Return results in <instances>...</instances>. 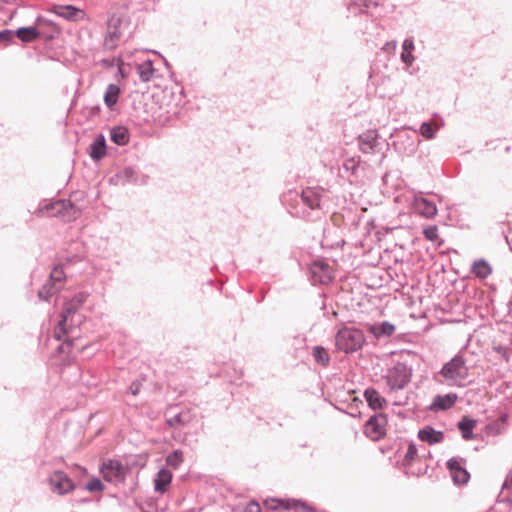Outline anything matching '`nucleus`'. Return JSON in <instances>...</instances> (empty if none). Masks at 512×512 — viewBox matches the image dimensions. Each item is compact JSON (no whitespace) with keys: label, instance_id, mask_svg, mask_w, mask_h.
<instances>
[{"label":"nucleus","instance_id":"f257e3e1","mask_svg":"<svg viewBox=\"0 0 512 512\" xmlns=\"http://www.w3.org/2000/svg\"><path fill=\"white\" fill-rule=\"evenodd\" d=\"M468 375L469 368L466 364V359L462 354L458 353L434 375V380L449 387H463Z\"/></svg>","mask_w":512,"mask_h":512},{"label":"nucleus","instance_id":"f03ea898","mask_svg":"<svg viewBox=\"0 0 512 512\" xmlns=\"http://www.w3.org/2000/svg\"><path fill=\"white\" fill-rule=\"evenodd\" d=\"M87 297L88 293L81 291L65 302L61 313V320L54 331L56 340H60L62 338L59 332L67 334L68 327H71L74 323H80V317L78 316V319L76 320L75 317L77 316L76 314L79 308L86 302Z\"/></svg>","mask_w":512,"mask_h":512},{"label":"nucleus","instance_id":"7ed1b4c3","mask_svg":"<svg viewBox=\"0 0 512 512\" xmlns=\"http://www.w3.org/2000/svg\"><path fill=\"white\" fill-rule=\"evenodd\" d=\"M38 217H61L65 221L77 219L79 210L70 200H58L52 203L40 205L34 212Z\"/></svg>","mask_w":512,"mask_h":512},{"label":"nucleus","instance_id":"20e7f679","mask_svg":"<svg viewBox=\"0 0 512 512\" xmlns=\"http://www.w3.org/2000/svg\"><path fill=\"white\" fill-rule=\"evenodd\" d=\"M365 342L364 334L361 330L344 327L340 329L335 336V345L338 350L346 354L355 352L362 348Z\"/></svg>","mask_w":512,"mask_h":512},{"label":"nucleus","instance_id":"39448f33","mask_svg":"<svg viewBox=\"0 0 512 512\" xmlns=\"http://www.w3.org/2000/svg\"><path fill=\"white\" fill-rule=\"evenodd\" d=\"M412 371L404 363L398 362L391 368L384 376L386 386L389 393H396L398 390H403L411 381Z\"/></svg>","mask_w":512,"mask_h":512},{"label":"nucleus","instance_id":"423d86ee","mask_svg":"<svg viewBox=\"0 0 512 512\" xmlns=\"http://www.w3.org/2000/svg\"><path fill=\"white\" fill-rule=\"evenodd\" d=\"M100 472L105 481L120 483L125 480L126 469L119 460L109 459L100 466Z\"/></svg>","mask_w":512,"mask_h":512},{"label":"nucleus","instance_id":"0eeeda50","mask_svg":"<svg viewBox=\"0 0 512 512\" xmlns=\"http://www.w3.org/2000/svg\"><path fill=\"white\" fill-rule=\"evenodd\" d=\"M50 488L54 493L64 495L74 490L75 484L63 471H54L49 477Z\"/></svg>","mask_w":512,"mask_h":512},{"label":"nucleus","instance_id":"6e6552de","mask_svg":"<svg viewBox=\"0 0 512 512\" xmlns=\"http://www.w3.org/2000/svg\"><path fill=\"white\" fill-rule=\"evenodd\" d=\"M387 417L384 414L371 416L364 426V433L372 440H379L385 435Z\"/></svg>","mask_w":512,"mask_h":512},{"label":"nucleus","instance_id":"1a4fd4ad","mask_svg":"<svg viewBox=\"0 0 512 512\" xmlns=\"http://www.w3.org/2000/svg\"><path fill=\"white\" fill-rule=\"evenodd\" d=\"M122 21L120 18L112 17L108 24V31L104 39V48L107 50H113L117 47L118 41L121 38V31L119 26Z\"/></svg>","mask_w":512,"mask_h":512},{"label":"nucleus","instance_id":"9d476101","mask_svg":"<svg viewBox=\"0 0 512 512\" xmlns=\"http://www.w3.org/2000/svg\"><path fill=\"white\" fill-rule=\"evenodd\" d=\"M359 148L363 153L372 154L379 149L378 133L376 130H368L358 137Z\"/></svg>","mask_w":512,"mask_h":512},{"label":"nucleus","instance_id":"9b49d317","mask_svg":"<svg viewBox=\"0 0 512 512\" xmlns=\"http://www.w3.org/2000/svg\"><path fill=\"white\" fill-rule=\"evenodd\" d=\"M446 466L450 471L455 484H466L469 481L470 474L461 466L460 462L456 458H450L446 462Z\"/></svg>","mask_w":512,"mask_h":512},{"label":"nucleus","instance_id":"f8f14e48","mask_svg":"<svg viewBox=\"0 0 512 512\" xmlns=\"http://www.w3.org/2000/svg\"><path fill=\"white\" fill-rule=\"evenodd\" d=\"M413 204L415 209L426 218H432L437 213L436 204L422 196H416Z\"/></svg>","mask_w":512,"mask_h":512},{"label":"nucleus","instance_id":"ddd939ff","mask_svg":"<svg viewBox=\"0 0 512 512\" xmlns=\"http://www.w3.org/2000/svg\"><path fill=\"white\" fill-rule=\"evenodd\" d=\"M194 415L190 410H182L166 418V423L171 428L177 429L188 425L193 420Z\"/></svg>","mask_w":512,"mask_h":512},{"label":"nucleus","instance_id":"4468645a","mask_svg":"<svg viewBox=\"0 0 512 512\" xmlns=\"http://www.w3.org/2000/svg\"><path fill=\"white\" fill-rule=\"evenodd\" d=\"M111 181H115L116 184L123 186L126 184H136L138 182V174L133 167H124L111 178Z\"/></svg>","mask_w":512,"mask_h":512},{"label":"nucleus","instance_id":"2eb2a0df","mask_svg":"<svg viewBox=\"0 0 512 512\" xmlns=\"http://www.w3.org/2000/svg\"><path fill=\"white\" fill-rule=\"evenodd\" d=\"M457 399L458 396L455 393L436 395L430 405V409L433 411L447 410L455 404Z\"/></svg>","mask_w":512,"mask_h":512},{"label":"nucleus","instance_id":"dca6fc26","mask_svg":"<svg viewBox=\"0 0 512 512\" xmlns=\"http://www.w3.org/2000/svg\"><path fill=\"white\" fill-rule=\"evenodd\" d=\"M418 438L430 445L441 443L444 439L442 431H436L431 426H425L418 431Z\"/></svg>","mask_w":512,"mask_h":512},{"label":"nucleus","instance_id":"f3484780","mask_svg":"<svg viewBox=\"0 0 512 512\" xmlns=\"http://www.w3.org/2000/svg\"><path fill=\"white\" fill-rule=\"evenodd\" d=\"M89 155L94 161L101 160L106 155V140L99 134L89 146Z\"/></svg>","mask_w":512,"mask_h":512},{"label":"nucleus","instance_id":"a211bd4d","mask_svg":"<svg viewBox=\"0 0 512 512\" xmlns=\"http://www.w3.org/2000/svg\"><path fill=\"white\" fill-rule=\"evenodd\" d=\"M364 397L370 408L373 410L382 409L386 406L387 401L374 388H368L364 391Z\"/></svg>","mask_w":512,"mask_h":512},{"label":"nucleus","instance_id":"6ab92c4d","mask_svg":"<svg viewBox=\"0 0 512 512\" xmlns=\"http://www.w3.org/2000/svg\"><path fill=\"white\" fill-rule=\"evenodd\" d=\"M54 12L58 16L63 17L70 21H75L84 15V12L81 9H78L72 5L55 6Z\"/></svg>","mask_w":512,"mask_h":512},{"label":"nucleus","instance_id":"aec40b11","mask_svg":"<svg viewBox=\"0 0 512 512\" xmlns=\"http://www.w3.org/2000/svg\"><path fill=\"white\" fill-rule=\"evenodd\" d=\"M303 205L314 210L320 208V194L312 188H306L301 193Z\"/></svg>","mask_w":512,"mask_h":512},{"label":"nucleus","instance_id":"412c9836","mask_svg":"<svg viewBox=\"0 0 512 512\" xmlns=\"http://www.w3.org/2000/svg\"><path fill=\"white\" fill-rule=\"evenodd\" d=\"M172 473L163 468L160 469L154 479V489L156 492L164 493L167 490L168 485L171 483Z\"/></svg>","mask_w":512,"mask_h":512},{"label":"nucleus","instance_id":"4be33fe9","mask_svg":"<svg viewBox=\"0 0 512 512\" xmlns=\"http://www.w3.org/2000/svg\"><path fill=\"white\" fill-rule=\"evenodd\" d=\"M110 139L119 146H124L129 142V131L124 126H115L110 130Z\"/></svg>","mask_w":512,"mask_h":512},{"label":"nucleus","instance_id":"5701e85b","mask_svg":"<svg viewBox=\"0 0 512 512\" xmlns=\"http://www.w3.org/2000/svg\"><path fill=\"white\" fill-rule=\"evenodd\" d=\"M369 331L376 337H389L395 331V326L388 321H384L378 324L371 325Z\"/></svg>","mask_w":512,"mask_h":512},{"label":"nucleus","instance_id":"b1692460","mask_svg":"<svg viewBox=\"0 0 512 512\" xmlns=\"http://www.w3.org/2000/svg\"><path fill=\"white\" fill-rule=\"evenodd\" d=\"M263 504L265 508L271 511H289L293 507L291 499L268 498Z\"/></svg>","mask_w":512,"mask_h":512},{"label":"nucleus","instance_id":"393cba45","mask_svg":"<svg viewBox=\"0 0 512 512\" xmlns=\"http://www.w3.org/2000/svg\"><path fill=\"white\" fill-rule=\"evenodd\" d=\"M471 272L478 278L485 279L492 273L491 265L484 259L474 261Z\"/></svg>","mask_w":512,"mask_h":512},{"label":"nucleus","instance_id":"a878e982","mask_svg":"<svg viewBox=\"0 0 512 512\" xmlns=\"http://www.w3.org/2000/svg\"><path fill=\"white\" fill-rule=\"evenodd\" d=\"M59 333L62 336V338L59 341L63 340V343L58 345V347L56 348V351L58 353H70V349L75 345V341H76V336L73 335V328L68 327L67 334H63L61 332H59Z\"/></svg>","mask_w":512,"mask_h":512},{"label":"nucleus","instance_id":"bb28decb","mask_svg":"<svg viewBox=\"0 0 512 512\" xmlns=\"http://www.w3.org/2000/svg\"><path fill=\"white\" fill-rule=\"evenodd\" d=\"M415 48L414 40L412 37L406 38L402 44L401 60L406 65L411 66L415 60L412 52Z\"/></svg>","mask_w":512,"mask_h":512},{"label":"nucleus","instance_id":"cd10ccee","mask_svg":"<svg viewBox=\"0 0 512 512\" xmlns=\"http://www.w3.org/2000/svg\"><path fill=\"white\" fill-rule=\"evenodd\" d=\"M120 88L116 84H109L104 94V102L109 109L118 102Z\"/></svg>","mask_w":512,"mask_h":512},{"label":"nucleus","instance_id":"c85d7f7f","mask_svg":"<svg viewBox=\"0 0 512 512\" xmlns=\"http://www.w3.org/2000/svg\"><path fill=\"white\" fill-rule=\"evenodd\" d=\"M476 425V420L464 417L461 421L458 422V428L461 431L462 437L465 440H470L473 438V428Z\"/></svg>","mask_w":512,"mask_h":512},{"label":"nucleus","instance_id":"c756f323","mask_svg":"<svg viewBox=\"0 0 512 512\" xmlns=\"http://www.w3.org/2000/svg\"><path fill=\"white\" fill-rule=\"evenodd\" d=\"M137 72L141 81L148 82L154 74V68L151 60H146L137 65Z\"/></svg>","mask_w":512,"mask_h":512},{"label":"nucleus","instance_id":"7c9ffc66","mask_svg":"<svg viewBox=\"0 0 512 512\" xmlns=\"http://www.w3.org/2000/svg\"><path fill=\"white\" fill-rule=\"evenodd\" d=\"M16 35L23 42H31L39 37V32L34 26L21 27L17 29Z\"/></svg>","mask_w":512,"mask_h":512},{"label":"nucleus","instance_id":"2f4dec72","mask_svg":"<svg viewBox=\"0 0 512 512\" xmlns=\"http://www.w3.org/2000/svg\"><path fill=\"white\" fill-rule=\"evenodd\" d=\"M60 289V286L55 282L47 280L46 283L39 289L38 297L41 300H48L52 295L57 293Z\"/></svg>","mask_w":512,"mask_h":512},{"label":"nucleus","instance_id":"473e14b6","mask_svg":"<svg viewBox=\"0 0 512 512\" xmlns=\"http://www.w3.org/2000/svg\"><path fill=\"white\" fill-rule=\"evenodd\" d=\"M313 357L318 364L327 366L330 362V356L322 346H315L313 348Z\"/></svg>","mask_w":512,"mask_h":512},{"label":"nucleus","instance_id":"72a5a7b5","mask_svg":"<svg viewBox=\"0 0 512 512\" xmlns=\"http://www.w3.org/2000/svg\"><path fill=\"white\" fill-rule=\"evenodd\" d=\"M183 462V453L181 450H175L166 457V463L168 466L178 468Z\"/></svg>","mask_w":512,"mask_h":512},{"label":"nucleus","instance_id":"f704fd0d","mask_svg":"<svg viewBox=\"0 0 512 512\" xmlns=\"http://www.w3.org/2000/svg\"><path fill=\"white\" fill-rule=\"evenodd\" d=\"M436 127L429 122H423L420 126L419 132L426 139L434 138Z\"/></svg>","mask_w":512,"mask_h":512},{"label":"nucleus","instance_id":"c9c22d12","mask_svg":"<svg viewBox=\"0 0 512 512\" xmlns=\"http://www.w3.org/2000/svg\"><path fill=\"white\" fill-rule=\"evenodd\" d=\"M358 168L359 162L356 161L354 158L347 159L342 165V170L344 172L350 173L351 175H355Z\"/></svg>","mask_w":512,"mask_h":512},{"label":"nucleus","instance_id":"e433bc0d","mask_svg":"<svg viewBox=\"0 0 512 512\" xmlns=\"http://www.w3.org/2000/svg\"><path fill=\"white\" fill-rule=\"evenodd\" d=\"M65 278L64 271L61 266H55L51 271L49 279L52 282H55L60 286L61 281Z\"/></svg>","mask_w":512,"mask_h":512},{"label":"nucleus","instance_id":"4c0bfd02","mask_svg":"<svg viewBox=\"0 0 512 512\" xmlns=\"http://www.w3.org/2000/svg\"><path fill=\"white\" fill-rule=\"evenodd\" d=\"M84 488L90 492H98L104 489V485L100 479L93 478L85 485Z\"/></svg>","mask_w":512,"mask_h":512},{"label":"nucleus","instance_id":"58836bf2","mask_svg":"<svg viewBox=\"0 0 512 512\" xmlns=\"http://www.w3.org/2000/svg\"><path fill=\"white\" fill-rule=\"evenodd\" d=\"M291 505L293 506L291 510H297L298 508H301L305 512H315L314 507L298 499H291Z\"/></svg>","mask_w":512,"mask_h":512},{"label":"nucleus","instance_id":"ea45409f","mask_svg":"<svg viewBox=\"0 0 512 512\" xmlns=\"http://www.w3.org/2000/svg\"><path fill=\"white\" fill-rule=\"evenodd\" d=\"M417 456V447L414 443H410L408 445L407 451L404 455V461L407 464H410Z\"/></svg>","mask_w":512,"mask_h":512},{"label":"nucleus","instance_id":"a19ab883","mask_svg":"<svg viewBox=\"0 0 512 512\" xmlns=\"http://www.w3.org/2000/svg\"><path fill=\"white\" fill-rule=\"evenodd\" d=\"M423 233L425 237L430 241H434L438 237V230L435 226L425 228Z\"/></svg>","mask_w":512,"mask_h":512},{"label":"nucleus","instance_id":"79ce46f5","mask_svg":"<svg viewBox=\"0 0 512 512\" xmlns=\"http://www.w3.org/2000/svg\"><path fill=\"white\" fill-rule=\"evenodd\" d=\"M14 37V33L11 30H2L0 31V42L8 43L10 42Z\"/></svg>","mask_w":512,"mask_h":512},{"label":"nucleus","instance_id":"37998d69","mask_svg":"<svg viewBox=\"0 0 512 512\" xmlns=\"http://www.w3.org/2000/svg\"><path fill=\"white\" fill-rule=\"evenodd\" d=\"M244 512H261L260 505L257 502H250Z\"/></svg>","mask_w":512,"mask_h":512},{"label":"nucleus","instance_id":"c03bdc74","mask_svg":"<svg viewBox=\"0 0 512 512\" xmlns=\"http://www.w3.org/2000/svg\"><path fill=\"white\" fill-rule=\"evenodd\" d=\"M512 488V471L506 476V479L502 485V489H511Z\"/></svg>","mask_w":512,"mask_h":512},{"label":"nucleus","instance_id":"a18cd8bd","mask_svg":"<svg viewBox=\"0 0 512 512\" xmlns=\"http://www.w3.org/2000/svg\"><path fill=\"white\" fill-rule=\"evenodd\" d=\"M140 390V383L139 382H132L129 391L132 395H137Z\"/></svg>","mask_w":512,"mask_h":512},{"label":"nucleus","instance_id":"49530a36","mask_svg":"<svg viewBox=\"0 0 512 512\" xmlns=\"http://www.w3.org/2000/svg\"><path fill=\"white\" fill-rule=\"evenodd\" d=\"M407 400H408V397L407 396H404V397H395L394 401H393V404L394 405H397V406H404L407 404Z\"/></svg>","mask_w":512,"mask_h":512},{"label":"nucleus","instance_id":"de8ad7c7","mask_svg":"<svg viewBox=\"0 0 512 512\" xmlns=\"http://www.w3.org/2000/svg\"><path fill=\"white\" fill-rule=\"evenodd\" d=\"M74 468H75L76 471H78L79 475H86V473H87V470L84 467L80 466V465L76 464L74 466Z\"/></svg>","mask_w":512,"mask_h":512},{"label":"nucleus","instance_id":"09e8293b","mask_svg":"<svg viewBox=\"0 0 512 512\" xmlns=\"http://www.w3.org/2000/svg\"><path fill=\"white\" fill-rule=\"evenodd\" d=\"M496 350L499 352V353H503V356H506V353H507V349L504 348V347H497Z\"/></svg>","mask_w":512,"mask_h":512},{"label":"nucleus","instance_id":"8fccbe9b","mask_svg":"<svg viewBox=\"0 0 512 512\" xmlns=\"http://www.w3.org/2000/svg\"><path fill=\"white\" fill-rule=\"evenodd\" d=\"M370 4L378 5V3H377V2H374V1H372V0H369V1H367V2H365V3H364V7H365V8H367V7H369V5H370Z\"/></svg>","mask_w":512,"mask_h":512},{"label":"nucleus","instance_id":"3c124183","mask_svg":"<svg viewBox=\"0 0 512 512\" xmlns=\"http://www.w3.org/2000/svg\"><path fill=\"white\" fill-rule=\"evenodd\" d=\"M356 6H357V3H356V2H354V1H351V2L349 3L348 10H352V8H353V7H356Z\"/></svg>","mask_w":512,"mask_h":512},{"label":"nucleus","instance_id":"603ef678","mask_svg":"<svg viewBox=\"0 0 512 512\" xmlns=\"http://www.w3.org/2000/svg\"><path fill=\"white\" fill-rule=\"evenodd\" d=\"M387 45H392V46H393V48H395V47H396V42H395V41H393V42H391V43H387Z\"/></svg>","mask_w":512,"mask_h":512}]
</instances>
